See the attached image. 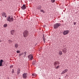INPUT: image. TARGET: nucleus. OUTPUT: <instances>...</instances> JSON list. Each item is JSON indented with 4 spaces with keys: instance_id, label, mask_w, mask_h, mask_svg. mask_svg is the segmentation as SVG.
Instances as JSON below:
<instances>
[{
    "instance_id": "f8f14e48",
    "label": "nucleus",
    "mask_w": 79,
    "mask_h": 79,
    "mask_svg": "<svg viewBox=\"0 0 79 79\" xmlns=\"http://www.w3.org/2000/svg\"><path fill=\"white\" fill-rule=\"evenodd\" d=\"M15 31L14 30H12L11 31V34L13 35L15 34Z\"/></svg>"
},
{
    "instance_id": "9b49d317",
    "label": "nucleus",
    "mask_w": 79,
    "mask_h": 79,
    "mask_svg": "<svg viewBox=\"0 0 79 79\" xmlns=\"http://www.w3.org/2000/svg\"><path fill=\"white\" fill-rule=\"evenodd\" d=\"M2 16H5V18H6V13H5V12H3L2 14Z\"/></svg>"
},
{
    "instance_id": "dca6fc26",
    "label": "nucleus",
    "mask_w": 79,
    "mask_h": 79,
    "mask_svg": "<svg viewBox=\"0 0 79 79\" xmlns=\"http://www.w3.org/2000/svg\"><path fill=\"white\" fill-rule=\"evenodd\" d=\"M18 45L17 44H15V47H16V48H18Z\"/></svg>"
},
{
    "instance_id": "b1692460",
    "label": "nucleus",
    "mask_w": 79,
    "mask_h": 79,
    "mask_svg": "<svg viewBox=\"0 0 79 79\" xmlns=\"http://www.w3.org/2000/svg\"><path fill=\"white\" fill-rule=\"evenodd\" d=\"M59 67H60V65H58L57 66L56 68V69H58V68H59Z\"/></svg>"
},
{
    "instance_id": "7ed1b4c3",
    "label": "nucleus",
    "mask_w": 79,
    "mask_h": 79,
    "mask_svg": "<svg viewBox=\"0 0 79 79\" xmlns=\"http://www.w3.org/2000/svg\"><path fill=\"white\" fill-rule=\"evenodd\" d=\"M29 34V32L27 30H25L23 32V35L24 37H26L28 36V35Z\"/></svg>"
},
{
    "instance_id": "c85d7f7f",
    "label": "nucleus",
    "mask_w": 79,
    "mask_h": 79,
    "mask_svg": "<svg viewBox=\"0 0 79 79\" xmlns=\"http://www.w3.org/2000/svg\"><path fill=\"white\" fill-rule=\"evenodd\" d=\"M35 62H33V63H32V64H33V65L35 64Z\"/></svg>"
},
{
    "instance_id": "7c9ffc66",
    "label": "nucleus",
    "mask_w": 79,
    "mask_h": 79,
    "mask_svg": "<svg viewBox=\"0 0 79 79\" xmlns=\"http://www.w3.org/2000/svg\"><path fill=\"white\" fill-rule=\"evenodd\" d=\"M2 0H0V1H2Z\"/></svg>"
},
{
    "instance_id": "f3484780",
    "label": "nucleus",
    "mask_w": 79,
    "mask_h": 79,
    "mask_svg": "<svg viewBox=\"0 0 79 79\" xmlns=\"http://www.w3.org/2000/svg\"><path fill=\"white\" fill-rule=\"evenodd\" d=\"M51 2L52 3H55V0H51Z\"/></svg>"
},
{
    "instance_id": "ddd939ff",
    "label": "nucleus",
    "mask_w": 79,
    "mask_h": 79,
    "mask_svg": "<svg viewBox=\"0 0 79 79\" xmlns=\"http://www.w3.org/2000/svg\"><path fill=\"white\" fill-rule=\"evenodd\" d=\"M63 52L64 53H65L66 52V48H64V49L63 50Z\"/></svg>"
},
{
    "instance_id": "20e7f679",
    "label": "nucleus",
    "mask_w": 79,
    "mask_h": 79,
    "mask_svg": "<svg viewBox=\"0 0 79 79\" xmlns=\"http://www.w3.org/2000/svg\"><path fill=\"white\" fill-rule=\"evenodd\" d=\"M27 77V73H25L23 74L22 77L23 79H26Z\"/></svg>"
},
{
    "instance_id": "423d86ee",
    "label": "nucleus",
    "mask_w": 79,
    "mask_h": 79,
    "mask_svg": "<svg viewBox=\"0 0 79 79\" xmlns=\"http://www.w3.org/2000/svg\"><path fill=\"white\" fill-rule=\"evenodd\" d=\"M68 33H69V30H66L64 31L63 32V34H64V35H66L68 34Z\"/></svg>"
},
{
    "instance_id": "aec40b11",
    "label": "nucleus",
    "mask_w": 79,
    "mask_h": 79,
    "mask_svg": "<svg viewBox=\"0 0 79 79\" xmlns=\"http://www.w3.org/2000/svg\"><path fill=\"white\" fill-rule=\"evenodd\" d=\"M23 53H21L19 54V56L20 57V56H21V55H23Z\"/></svg>"
},
{
    "instance_id": "6ab92c4d",
    "label": "nucleus",
    "mask_w": 79,
    "mask_h": 79,
    "mask_svg": "<svg viewBox=\"0 0 79 79\" xmlns=\"http://www.w3.org/2000/svg\"><path fill=\"white\" fill-rule=\"evenodd\" d=\"M42 7H41V6H40V7H38L37 8V9H38V10H40V9H41Z\"/></svg>"
},
{
    "instance_id": "9d476101",
    "label": "nucleus",
    "mask_w": 79,
    "mask_h": 79,
    "mask_svg": "<svg viewBox=\"0 0 79 79\" xmlns=\"http://www.w3.org/2000/svg\"><path fill=\"white\" fill-rule=\"evenodd\" d=\"M21 8H22V10H25V9L26 8V5L25 4L23 5V6L21 7Z\"/></svg>"
},
{
    "instance_id": "f257e3e1",
    "label": "nucleus",
    "mask_w": 79,
    "mask_h": 79,
    "mask_svg": "<svg viewBox=\"0 0 79 79\" xmlns=\"http://www.w3.org/2000/svg\"><path fill=\"white\" fill-rule=\"evenodd\" d=\"M6 20L9 22H12L13 21V18L12 17L9 16L6 19Z\"/></svg>"
},
{
    "instance_id": "4be33fe9",
    "label": "nucleus",
    "mask_w": 79,
    "mask_h": 79,
    "mask_svg": "<svg viewBox=\"0 0 79 79\" xmlns=\"http://www.w3.org/2000/svg\"><path fill=\"white\" fill-rule=\"evenodd\" d=\"M4 27H6V26H7V24H5L4 25Z\"/></svg>"
},
{
    "instance_id": "4468645a",
    "label": "nucleus",
    "mask_w": 79,
    "mask_h": 79,
    "mask_svg": "<svg viewBox=\"0 0 79 79\" xmlns=\"http://www.w3.org/2000/svg\"><path fill=\"white\" fill-rule=\"evenodd\" d=\"M12 42H13V41H12V40H9V44H11L12 43Z\"/></svg>"
},
{
    "instance_id": "bb28decb",
    "label": "nucleus",
    "mask_w": 79,
    "mask_h": 79,
    "mask_svg": "<svg viewBox=\"0 0 79 79\" xmlns=\"http://www.w3.org/2000/svg\"><path fill=\"white\" fill-rule=\"evenodd\" d=\"M41 11V12H44V10H40Z\"/></svg>"
},
{
    "instance_id": "f03ea898",
    "label": "nucleus",
    "mask_w": 79,
    "mask_h": 79,
    "mask_svg": "<svg viewBox=\"0 0 79 79\" xmlns=\"http://www.w3.org/2000/svg\"><path fill=\"white\" fill-rule=\"evenodd\" d=\"M61 24L60 23H56L54 25V29H57L60 26Z\"/></svg>"
},
{
    "instance_id": "412c9836",
    "label": "nucleus",
    "mask_w": 79,
    "mask_h": 79,
    "mask_svg": "<svg viewBox=\"0 0 79 79\" xmlns=\"http://www.w3.org/2000/svg\"><path fill=\"white\" fill-rule=\"evenodd\" d=\"M27 53V52H24V56H26V54Z\"/></svg>"
},
{
    "instance_id": "1a4fd4ad",
    "label": "nucleus",
    "mask_w": 79,
    "mask_h": 79,
    "mask_svg": "<svg viewBox=\"0 0 79 79\" xmlns=\"http://www.w3.org/2000/svg\"><path fill=\"white\" fill-rule=\"evenodd\" d=\"M67 71H68V69H66L62 72V73H61V74H64V73H66Z\"/></svg>"
},
{
    "instance_id": "5701e85b",
    "label": "nucleus",
    "mask_w": 79,
    "mask_h": 79,
    "mask_svg": "<svg viewBox=\"0 0 79 79\" xmlns=\"http://www.w3.org/2000/svg\"><path fill=\"white\" fill-rule=\"evenodd\" d=\"M15 73V71H14V70L12 69V74H13V73Z\"/></svg>"
},
{
    "instance_id": "2eb2a0df",
    "label": "nucleus",
    "mask_w": 79,
    "mask_h": 79,
    "mask_svg": "<svg viewBox=\"0 0 79 79\" xmlns=\"http://www.w3.org/2000/svg\"><path fill=\"white\" fill-rule=\"evenodd\" d=\"M59 53L60 55H62V52H61V51H60L59 52Z\"/></svg>"
},
{
    "instance_id": "39448f33",
    "label": "nucleus",
    "mask_w": 79,
    "mask_h": 79,
    "mask_svg": "<svg viewBox=\"0 0 79 79\" xmlns=\"http://www.w3.org/2000/svg\"><path fill=\"white\" fill-rule=\"evenodd\" d=\"M28 59H29V60H32L33 59V56H32V55L30 54L28 57Z\"/></svg>"
},
{
    "instance_id": "2f4dec72",
    "label": "nucleus",
    "mask_w": 79,
    "mask_h": 79,
    "mask_svg": "<svg viewBox=\"0 0 79 79\" xmlns=\"http://www.w3.org/2000/svg\"><path fill=\"white\" fill-rule=\"evenodd\" d=\"M59 79H61V78H59Z\"/></svg>"
},
{
    "instance_id": "a878e982",
    "label": "nucleus",
    "mask_w": 79,
    "mask_h": 79,
    "mask_svg": "<svg viewBox=\"0 0 79 79\" xmlns=\"http://www.w3.org/2000/svg\"><path fill=\"white\" fill-rule=\"evenodd\" d=\"M12 68H13V65H11L10 66V68L11 69Z\"/></svg>"
},
{
    "instance_id": "a211bd4d",
    "label": "nucleus",
    "mask_w": 79,
    "mask_h": 79,
    "mask_svg": "<svg viewBox=\"0 0 79 79\" xmlns=\"http://www.w3.org/2000/svg\"><path fill=\"white\" fill-rule=\"evenodd\" d=\"M43 39L44 43H45V38L44 37H43Z\"/></svg>"
},
{
    "instance_id": "6e6552de",
    "label": "nucleus",
    "mask_w": 79,
    "mask_h": 79,
    "mask_svg": "<svg viewBox=\"0 0 79 79\" xmlns=\"http://www.w3.org/2000/svg\"><path fill=\"white\" fill-rule=\"evenodd\" d=\"M4 61L2 60H1L0 61V66H3V64L2 63H3V62Z\"/></svg>"
},
{
    "instance_id": "0eeeda50",
    "label": "nucleus",
    "mask_w": 79,
    "mask_h": 79,
    "mask_svg": "<svg viewBox=\"0 0 79 79\" xmlns=\"http://www.w3.org/2000/svg\"><path fill=\"white\" fill-rule=\"evenodd\" d=\"M60 64V62L58 61H56L54 63V66H57V65H59Z\"/></svg>"
},
{
    "instance_id": "393cba45",
    "label": "nucleus",
    "mask_w": 79,
    "mask_h": 79,
    "mask_svg": "<svg viewBox=\"0 0 79 79\" xmlns=\"http://www.w3.org/2000/svg\"><path fill=\"white\" fill-rule=\"evenodd\" d=\"M17 53H20V51H17Z\"/></svg>"
},
{
    "instance_id": "cd10ccee",
    "label": "nucleus",
    "mask_w": 79,
    "mask_h": 79,
    "mask_svg": "<svg viewBox=\"0 0 79 79\" xmlns=\"http://www.w3.org/2000/svg\"><path fill=\"white\" fill-rule=\"evenodd\" d=\"M73 24L74 25H76V22H74Z\"/></svg>"
},
{
    "instance_id": "c756f323",
    "label": "nucleus",
    "mask_w": 79,
    "mask_h": 79,
    "mask_svg": "<svg viewBox=\"0 0 79 79\" xmlns=\"http://www.w3.org/2000/svg\"><path fill=\"white\" fill-rule=\"evenodd\" d=\"M0 42H1V40H0Z\"/></svg>"
}]
</instances>
